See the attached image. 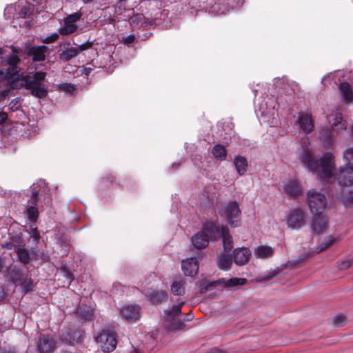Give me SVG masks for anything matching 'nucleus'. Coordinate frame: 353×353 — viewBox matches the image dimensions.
<instances>
[{
    "instance_id": "obj_1",
    "label": "nucleus",
    "mask_w": 353,
    "mask_h": 353,
    "mask_svg": "<svg viewBox=\"0 0 353 353\" xmlns=\"http://www.w3.org/2000/svg\"><path fill=\"white\" fill-rule=\"evenodd\" d=\"M21 59L17 54L8 56L1 61V65L8 64L9 68L6 70L14 80V88H25L30 91V94L38 99H44L47 97L48 91L47 85L43 83L47 73L38 71L30 76L25 73H21V68L18 64Z\"/></svg>"
},
{
    "instance_id": "obj_2",
    "label": "nucleus",
    "mask_w": 353,
    "mask_h": 353,
    "mask_svg": "<svg viewBox=\"0 0 353 353\" xmlns=\"http://www.w3.org/2000/svg\"><path fill=\"white\" fill-rule=\"evenodd\" d=\"M300 159L303 166L321 180L330 182L332 179L335 163L331 152L325 153L319 161L314 159L312 152L307 149L303 151Z\"/></svg>"
},
{
    "instance_id": "obj_3",
    "label": "nucleus",
    "mask_w": 353,
    "mask_h": 353,
    "mask_svg": "<svg viewBox=\"0 0 353 353\" xmlns=\"http://www.w3.org/2000/svg\"><path fill=\"white\" fill-rule=\"evenodd\" d=\"M184 304V302H181L164 312L165 326L170 331L175 332L183 330L185 326L184 321H190L193 319L194 316L191 311L185 314L183 321L178 318L181 314V307Z\"/></svg>"
},
{
    "instance_id": "obj_4",
    "label": "nucleus",
    "mask_w": 353,
    "mask_h": 353,
    "mask_svg": "<svg viewBox=\"0 0 353 353\" xmlns=\"http://www.w3.org/2000/svg\"><path fill=\"white\" fill-rule=\"evenodd\" d=\"M327 120L332 125V130L323 129L319 133V139L322 141L323 145L329 148L334 141V137L332 132L339 133L341 131L346 129V125L343 120L342 115L339 112H334L327 117Z\"/></svg>"
},
{
    "instance_id": "obj_5",
    "label": "nucleus",
    "mask_w": 353,
    "mask_h": 353,
    "mask_svg": "<svg viewBox=\"0 0 353 353\" xmlns=\"http://www.w3.org/2000/svg\"><path fill=\"white\" fill-rule=\"evenodd\" d=\"M247 283V279L244 278H222L217 281L210 282L206 280L201 281V285L203 286L200 292L201 293L205 292L211 287L221 286V288L228 289H236L240 286L244 285Z\"/></svg>"
},
{
    "instance_id": "obj_6",
    "label": "nucleus",
    "mask_w": 353,
    "mask_h": 353,
    "mask_svg": "<svg viewBox=\"0 0 353 353\" xmlns=\"http://www.w3.org/2000/svg\"><path fill=\"white\" fill-rule=\"evenodd\" d=\"M307 201L311 212L314 214L323 213L327 205L324 194L315 190L307 192Z\"/></svg>"
},
{
    "instance_id": "obj_7",
    "label": "nucleus",
    "mask_w": 353,
    "mask_h": 353,
    "mask_svg": "<svg viewBox=\"0 0 353 353\" xmlns=\"http://www.w3.org/2000/svg\"><path fill=\"white\" fill-rule=\"evenodd\" d=\"M96 341L103 352H111L117 347V334L110 330H103L96 337Z\"/></svg>"
},
{
    "instance_id": "obj_8",
    "label": "nucleus",
    "mask_w": 353,
    "mask_h": 353,
    "mask_svg": "<svg viewBox=\"0 0 353 353\" xmlns=\"http://www.w3.org/2000/svg\"><path fill=\"white\" fill-rule=\"evenodd\" d=\"M207 229L213 233L214 240L220 237L222 238L223 249L225 252H230L232 250L233 248L232 237L226 227L221 226L220 228L215 223H211Z\"/></svg>"
},
{
    "instance_id": "obj_9",
    "label": "nucleus",
    "mask_w": 353,
    "mask_h": 353,
    "mask_svg": "<svg viewBox=\"0 0 353 353\" xmlns=\"http://www.w3.org/2000/svg\"><path fill=\"white\" fill-rule=\"evenodd\" d=\"M220 214L225 216L230 226L236 228L239 225L241 212L236 201L228 202Z\"/></svg>"
},
{
    "instance_id": "obj_10",
    "label": "nucleus",
    "mask_w": 353,
    "mask_h": 353,
    "mask_svg": "<svg viewBox=\"0 0 353 353\" xmlns=\"http://www.w3.org/2000/svg\"><path fill=\"white\" fill-rule=\"evenodd\" d=\"M18 17L12 21L14 27H24L30 28L32 26V21L29 20L33 11V6L30 4L19 5L18 6Z\"/></svg>"
},
{
    "instance_id": "obj_11",
    "label": "nucleus",
    "mask_w": 353,
    "mask_h": 353,
    "mask_svg": "<svg viewBox=\"0 0 353 353\" xmlns=\"http://www.w3.org/2000/svg\"><path fill=\"white\" fill-rule=\"evenodd\" d=\"M311 221L310 228L311 232L316 236L325 233L329 228V218L325 214H314Z\"/></svg>"
},
{
    "instance_id": "obj_12",
    "label": "nucleus",
    "mask_w": 353,
    "mask_h": 353,
    "mask_svg": "<svg viewBox=\"0 0 353 353\" xmlns=\"http://www.w3.org/2000/svg\"><path fill=\"white\" fill-rule=\"evenodd\" d=\"M212 222L207 223L201 232L196 233L192 237V243L195 248H204L208 246L210 239L214 240L213 233L207 229V227Z\"/></svg>"
},
{
    "instance_id": "obj_13",
    "label": "nucleus",
    "mask_w": 353,
    "mask_h": 353,
    "mask_svg": "<svg viewBox=\"0 0 353 353\" xmlns=\"http://www.w3.org/2000/svg\"><path fill=\"white\" fill-rule=\"evenodd\" d=\"M286 222L288 228L297 230L301 228L305 223V213L299 208L290 210L286 216Z\"/></svg>"
},
{
    "instance_id": "obj_14",
    "label": "nucleus",
    "mask_w": 353,
    "mask_h": 353,
    "mask_svg": "<svg viewBox=\"0 0 353 353\" xmlns=\"http://www.w3.org/2000/svg\"><path fill=\"white\" fill-rule=\"evenodd\" d=\"M37 351L49 353L56 349L55 341L48 335L41 334L35 341Z\"/></svg>"
},
{
    "instance_id": "obj_15",
    "label": "nucleus",
    "mask_w": 353,
    "mask_h": 353,
    "mask_svg": "<svg viewBox=\"0 0 353 353\" xmlns=\"http://www.w3.org/2000/svg\"><path fill=\"white\" fill-rule=\"evenodd\" d=\"M12 279L15 285H19L23 292L27 293L33 290L34 283L30 277L17 271L12 276Z\"/></svg>"
},
{
    "instance_id": "obj_16",
    "label": "nucleus",
    "mask_w": 353,
    "mask_h": 353,
    "mask_svg": "<svg viewBox=\"0 0 353 353\" xmlns=\"http://www.w3.org/2000/svg\"><path fill=\"white\" fill-rule=\"evenodd\" d=\"M334 179H336L340 185H353V167L346 166L341 167L335 174Z\"/></svg>"
},
{
    "instance_id": "obj_17",
    "label": "nucleus",
    "mask_w": 353,
    "mask_h": 353,
    "mask_svg": "<svg viewBox=\"0 0 353 353\" xmlns=\"http://www.w3.org/2000/svg\"><path fill=\"white\" fill-rule=\"evenodd\" d=\"M81 14L80 12H74L68 16L64 20V28L60 30V33L63 35H67L73 33L77 29L76 22L79 20Z\"/></svg>"
},
{
    "instance_id": "obj_18",
    "label": "nucleus",
    "mask_w": 353,
    "mask_h": 353,
    "mask_svg": "<svg viewBox=\"0 0 353 353\" xmlns=\"http://www.w3.org/2000/svg\"><path fill=\"white\" fill-rule=\"evenodd\" d=\"M181 268L186 276H194L199 270V261L196 257L186 259L182 261Z\"/></svg>"
},
{
    "instance_id": "obj_19",
    "label": "nucleus",
    "mask_w": 353,
    "mask_h": 353,
    "mask_svg": "<svg viewBox=\"0 0 353 353\" xmlns=\"http://www.w3.org/2000/svg\"><path fill=\"white\" fill-rule=\"evenodd\" d=\"M121 314L127 321L134 323L139 318L140 308L137 305H127L121 310Z\"/></svg>"
},
{
    "instance_id": "obj_20",
    "label": "nucleus",
    "mask_w": 353,
    "mask_h": 353,
    "mask_svg": "<svg viewBox=\"0 0 353 353\" xmlns=\"http://www.w3.org/2000/svg\"><path fill=\"white\" fill-rule=\"evenodd\" d=\"M83 336V334L81 330L78 329H69L61 334V339L69 343H79L82 341Z\"/></svg>"
},
{
    "instance_id": "obj_21",
    "label": "nucleus",
    "mask_w": 353,
    "mask_h": 353,
    "mask_svg": "<svg viewBox=\"0 0 353 353\" xmlns=\"http://www.w3.org/2000/svg\"><path fill=\"white\" fill-rule=\"evenodd\" d=\"M48 48L46 46H32L27 51L28 56L32 57L34 61H41L46 59V54Z\"/></svg>"
},
{
    "instance_id": "obj_22",
    "label": "nucleus",
    "mask_w": 353,
    "mask_h": 353,
    "mask_svg": "<svg viewBox=\"0 0 353 353\" xmlns=\"http://www.w3.org/2000/svg\"><path fill=\"white\" fill-rule=\"evenodd\" d=\"M251 256V252L248 248H241L236 249L233 253L234 261L239 265L245 264Z\"/></svg>"
},
{
    "instance_id": "obj_23",
    "label": "nucleus",
    "mask_w": 353,
    "mask_h": 353,
    "mask_svg": "<svg viewBox=\"0 0 353 353\" xmlns=\"http://www.w3.org/2000/svg\"><path fill=\"white\" fill-rule=\"evenodd\" d=\"M296 123L299 125L300 129L306 134L312 132L313 130L314 125L311 117L306 113H300Z\"/></svg>"
},
{
    "instance_id": "obj_24",
    "label": "nucleus",
    "mask_w": 353,
    "mask_h": 353,
    "mask_svg": "<svg viewBox=\"0 0 353 353\" xmlns=\"http://www.w3.org/2000/svg\"><path fill=\"white\" fill-rule=\"evenodd\" d=\"M274 253V250L270 246L259 245L254 251V255L257 259H265L272 257Z\"/></svg>"
},
{
    "instance_id": "obj_25",
    "label": "nucleus",
    "mask_w": 353,
    "mask_h": 353,
    "mask_svg": "<svg viewBox=\"0 0 353 353\" xmlns=\"http://www.w3.org/2000/svg\"><path fill=\"white\" fill-rule=\"evenodd\" d=\"M234 165L236 170L240 176L243 175L248 169V161L245 157L238 155L234 159Z\"/></svg>"
},
{
    "instance_id": "obj_26",
    "label": "nucleus",
    "mask_w": 353,
    "mask_h": 353,
    "mask_svg": "<svg viewBox=\"0 0 353 353\" xmlns=\"http://www.w3.org/2000/svg\"><path fill=\"white\" fill-rule=\"evenodd\" d=\"M284 190L285 193L290 196H296L301 192L300 185L295 181H291L285 183Z\"/></svg>"
},
{
    "instance_id": "obj_27",
    "label": "nucleus",
    "mask_w": 353,
    "mask_h": 353,
    "mask_svg": "<svg viewBox=\"0 0 353 353\" xmlns=\"http://www.w3.org/2000/svg\"><path fill=\"white\" fill-rule=\"evenodd\" d=\"M145 296L154 304H159L165 297L166 294L163 290H148L145 292Z\"/></svg>"
},
{
    "instance_id": "obj_28",
    "label": "nucleus",
    "mask_w": 353,
    "mask_h": 353,
    "mask_svg": "<svg viewBox=\"0 0 353 353\" xmlns=\"http://www.w3.org/2000/svg\"><path fill=\"white\" fill-rule=\"evenodd\" d=\"M340 90L344 101L346 103H350L353 99V92L350 85L347 82L342 83L340 85Z\"/></svg>"
},
{
    "instance_id": "obj_29",
    "label": "nucleus",
    "mask_w": 353,
    "mask_h": 353,
    "mask_svg": "<svg viewBox=\"0 0 353 353\" xmlns=\"http://www.w3.org/2000/svg\"><path fill=\"white\" fill-rule=\"evenodd\" d=\"M79 53V50L76 47L67 48L59 54V58L64 61H68L72 58L76 57Z\"/></svg>"
},
{
    "instance_id": "obj_30",
    "label": "nucleus",
    "mask_w": 353,
    "mask_h": 353,
    "mask_svg": "<svg viewBox=\"0 0 353 353\" xmlns=\"http://www.w3.org/2000/svg\"><path fill=\"white\" fill-rule=\"evenodd\" d=\"M217 265L223 270H228L232 265L230 258L225 254H221L217 258Z\"/></svg>"
},
{
    "instance_id": "obj_31",
    "label": "nucleus",
    "mask_w": 353,
    "mask_h": 353,
    "mask_svg": "<svg viewBox=\"0 0 353 353\" xmlns=\"http://www.w3.org/2000/svg\"><path fill=\"white\" fill-rule=\"evenodd\" d=\"M212 153L216 159L220 161L225 160L227 156L225 148L220 144H216L213 147Z\"/></svg>"
},
{
    "instance_id": "obj_32",
    "label": "nucleus",
    "mask_w": 353,
    "mask_h": 353,
    "mask_svg": "<svg viewBox=\"0 0 353 353\" xmlns=\"http://www.w3.org/2000/svg\"><path fill=\"white\" fill-rule=\"evenodd\" d=\"M172 292L176 296H180L185 292V283L183 280H175L171 286Z\"/></svg>"
},
{
    "instance_id": "obj_33",
    "label": "nucleus",
    "mask_w": 353,
    "mask_h": 353,
    "mask_svg": "<svg viewBox=\"0 0 353 353\" xmlns=\"http://www.w3.org/2000/svg\"><path fill=\"white\" fill-rule=\"evenodd\" d=\"M17 254L19 261L23 264H28L30 262V258L28 251L24 248H18L17 250Z\"/></svg>"
},
{
    "instance_id": "obj_34",
    "label": "nucleus",
    "mask_w": 353,
    "mask_h": 353,
    "mask_svg": "<svg viewBox=\"0 0 353 353\" xmlns=\"http://www.w3.org/2000/svg\"><path fill=\"white\" fill-rule=\"evenodd\" d=\"M336 241V239L332 236H327L324 241L319 245L317 248L316 252H321L325 250L327 248H328L330 245L334 243Z\"/></svg>"
},
{
    "instance_id": "obj_35",
    "label": "nucleus",
    "mask_w": 353,
    "mask_h": 353,
    "mask_svg": "<svg viewBox=\"0 0 353 353\" xmlns=\"http://www.w3.org/2000/svg\"><path fill=\"white\" fill-rule=\"evenodd\" d=\"M343 159L346 166L353 167V148H349L344 152Z\"/></svg>"
},
{
    "instance_id": "obj_36",
    "label": "nucleus",
    "mask_w": 353,
    "mask_h": 353,
    "mask_svg": "<svg viewBox=\"0 0 353 353\" xmlns=\"http://www.w3.org/2000/svg\"><path fill=\"white\" fill-rule=\"evenodd\" d=\"M39 215L38 208L36 206H29L27 209L28 218L31 221H36Z\"/></svg>"
},
{
    "instance_id": "obj_37",
    "label": "nucleus",
    "mask_w": 353,
    "mask_h": 353,
    "mask_svg": "<svg viewBox=\"0 0 353 353\" xmlns=\"http://www.w3.org/2000/svg\"><path fill=\"white\" fill-rule=\"evenodd\" d=\"M9 81L11 85L14 87V80L12 79L11 75L6 70L0 69V82L3 81Z\"/></svg>"
},
{
    "instance_id": "obj_38",
    "label": "nucleus",
    "mask_w": 353,
    "mask_h": 353,
    "mask_svg": "<svg viewBox=\"0 0 353 353\" xmlns=\"http://www.w3.org/2000/svg\"><path fill=\"white\" fill-rule=\"evenodd\" d=\"M346 318L343 314L336 315L333 319V323L336 326H341L345 322Z\"/></svg>"
},
{
    "instance_id": "obj_39",
    "label": "nucleus",
    "mask_w": 353,
    "mask_h": 353,
    "mask_svg": "<svg viewBox=\"0 0 353 353\" xmlns=\"http://www.w3.org/2000/svg\"><path fill=\"white\" fill-rule=\"evenodd\" d=\"M353 264V258L347 259L340 262L338 267L340 270H345L349 268Z\"/></svg>"
},
{
    "instance_id": "obj_40",
    "label": "nucleus",
    "mask_w": 353,
    "mask_h": 353,
    "mask_svg": "<svg viewBox=\"0 0 353 353\" xmlns=\"http://www.w3.org/2000/svg\"><path fill=\"white\" fill-rule=\"evenodd\" d=\"M93 45V42L92 41H87L81 45H79V47L77 48V49L79 50V52H81V51H84V50H86L89 48H90Z\"/></svg>"
},
{
    "instance_id": "obj_41",
    "label": "nucleus",
    "mask_w": 353,
    "mask_h": 353,
    "mask_svg": "<svg viewBox=\"0 0 353 353\" xmlns=\"http://www.w3.org/2000/svg\"><path fill=\"white\" fill-rule=\"evenodd\" d=\"M58 38H59V34L57 33H54L52 35H50V37H46L43 41V43H50L57 41L58 39Z\"/></svg>"
},
{
    "instance_id": "obj_42",
    "label": "nucleus",
    "mask_w": 353,
    "mask_h": 353,
    "mask_svg": "<svg viewBox=\"0 0 353 353\" xmlns=\"http://www.w3.org/2000/svg\"><path fill=\"white\" fill-rule=\"evenodd\" d=\"M135 41V36L134 34H130L123 39V41L125 43L130 44L132 43Z\"/></svg>"
},
{
    "instance_id": "obj_43",
    "label": "nucleus",
    "mask_w": 353,
    "mask_h": 353,
    "mask_svg": "<svg viewBox=\"0 0 353 353\" xmlns=\"http://www.w3.org/2000/svg\"><path fill=\"white\" fill-rule=\"evenodd\" d=\"M8 120V114L5 112H0V125Z\"/></svg>"
},
{
    "instance_id": "obj_44",
    "label": "nucleus",
    "mask_w": 353,
    "mask_h": 353,
    "mask_svg": "<svg viewBox=\"0 0 353 353\" xmlns=\"http://www.w3.org/2000/svg\"><path fill=\"white\" fill-rule=\"evenodd\" d=\"M39 193L37 191H34L32 194V203L37 205V197Z\"/></svg>"
},
{
    "instance_id": "obj_45",
    "label": "nucleus",
    "mask_w": 353,
    "mask_h": 353,
    "mask_svg": "<svg viewBox=\"0 0 353 353\" xmlns=\"http://www.w3.org/2000/svg\"><path fill=\"white\" fill-rule=\"evenodd\" d=\"M81 315L82 316V318L84 319H91L92 317V312H90V311H86V312H82L81 314Z\"/></svg>"
},
{
    "instance_id": "obj_46",
    "label": "nucleus",
    "mask_w": 353,
    "mask_h": 353,
    "mask_svg": "<svg viewBox=\"0 0 353 353\" xmlns=\"http://www.w3.org/2000/svg\"><path fill=\"white\" fill-rule=\"evenodd\" d=\"M92 68L90 66H86L84 68V73L85 75H89L90 73L92 72Z\"/></svg>"
},
{
    "instance_id": "obj_47",
    "label": "nucleus",
    "mask_w": 353,
    "mask_h": 353,
    "mask_svg": "<svg viewBox=\"0 0 353 353\" xmlns=\"http://www.w3.org/2000/svg\"><path fill=\"white\" fill-rule=\"evenodd\" d=\"M32 236H33L34 237H35V238H37V237H39V232H38V230H37V228H33V230H32Z\"/></svg>"
},
{
    "instance_id": "obj_48",
    "label": "nucleus",
    "mask_w": 353,
    "mask_h": 353,
    "mask_svg": "<svg viewBox=\"0 0 353 353\" xmlns=\"http://www.w3.org/2000/svg\"><path fill=\"white\" fill-rule=\"evenodd\" d=\"M10 48L12 49L13 54H17L19 52V51H20L19 49L16 48L13 46H11Z\"/></svg>"
},
{
    "instance_id": "obj_49",
    "label": "nucleus",
    "mask_w": 353,
    "mask_h": 353,
    "mask_svg": "<svg viewBox=\"0 0 353 353\" xmlns=\"http://www.w3.org/2000/svg\"><path fill=\"white\" fill-rule=\"evenodd\" d=\"M208 353H226V352L225 351H223L221 350L215 349V350H212L211 351H210Z\"/></svg>"
},
{
    "instance_id": "obj_50",
    "label": "nucleus",
    "mask_w": 353,
    "mask_h": 353,
    "mask_svg": "<svg viewBox=\"0 0 353 353\" xmlns=\"http://www.w3.org/2000/svg\"><path fill=\"white\" fill-rule=\"evenodd\" d=\"M348 200L351 202H353V191L349 193Z\"/></svg>"
},
{
    "instance_id": "obj_51",
    "label": "nucleus",
    "mask_w": 353,
    "mask_h": 353,
    "mask_svg": "<svg viewBox=\"0 0 353 353\" xmlns=\"http://www.w3.org/2000/svg\"><path fill=\"white\" fill-rule=\"evenodd\" d=\"M130 353H143L141 351L136 349H133Z\"/></svg>"
},
{
    "instance_id": "obj_52",
    "label": "nucleus",
    "mask_w": 353,
    "mask_h": 353,
    "mask_svg": "<svg viewBox=\"0 0 353 353\" xmlns=\"http://www.w3.org/2000/svg\"><path fill=\"white\" fill-rule=\"evenodd\" d=\"M62 87H63L64 89L68 90V89H69V88H70V87H71V85L65 83V84H63V85H62Z\"/></svg>"
},
{
    "instance_id": "obj_53",
    "label": "nucleus",
    "mask_w": 353,
    "mask_h": 353,
    "mask_svg": "<svg viewBox=\"0 0 353 353\" xmlns=\"http://www.w3.org/2000/svg\"><path fill=\"white\" fill-rule=\"evenodd\" d=\"M4 54V49L3 48H0V59L1 56Z\"/></svg>"
},
{
    "instance_id": "obj_54",
    "label": "nucleus",
    "mask_w": 353,
    "mask_h": 353,
    "mask_svg": "<svg viewBox=\"0 0 353 353\" xmlns=\"http://www.w3.org/2000/svg\"><path fill=\"white\" fill-rule=\"evenodd\" d=\"M149 337H150L151 339H152L153 341H154V336H153V334H150V335H149Z\"/></svg>"
},
{
    "instance_id": "obj_55",
    "label": "nucleus",
    "mask_w": 353,
    "mask_h": 353,
    "mask_svg": "<svg viewBox=\"0 0 353 353\" xmlns=\"http://www.w3.org/2000/svg\"><path fill=\"white\" fill-rule=\"evenodd\" d=\"M50 199H48L47 200V201H46V204L50 205Z\"/></svg>"
},
{
    "instance_id": "obj_56",
    "label": "nucleus",
    "mask_w": 353,
    "mask_h": 353,
    "mask_svg": "<svg viewBox=\"0 0 353 353\" xmlns=\"http://www.w3.org/2000/svg\"><path fill=\"white\" fill-rule=\"evenodd\" d=\"M39 182L41 183V184H45V182L43 181H40Z\"/></svg>"
},
{
    "instance_id": "obj_57",
    "label": "nucleus",
    "mask_w": 353,
    "mask_h": 353,
    "mask_svg": "<svg viewBox=\"0 0 353 353\" xmlns=\"http://www.w3.org/2000/svg\"><path fill=\"white\" fill-rule=\"evenodd\" d=\"M351 130H352V136H353V125H352V128H351Z\"/></svg>"
}]
</instances>
